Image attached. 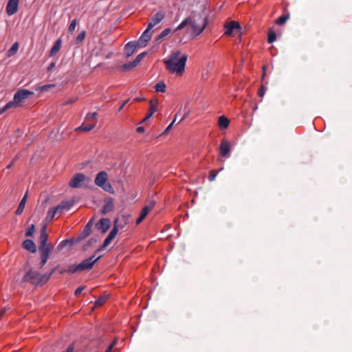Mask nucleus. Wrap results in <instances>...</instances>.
Returning a JSON list of instances; mask_svg holds the SVG:
<instances>
[{"label":"nucleus","mask_w":352,"mask_h":352,"mask_svg":"<svg viewBox=\"0 0 352 352\" xmlns=\"http://www.w3.org/2000/svg\"><path fill=\"white\" fill-rule=\"evenodd\" d=\"M187 59L186 54H182L180 51L175 50L172 52L169 58L164 60V63L169 72L182 76L184 72Z\"/></svg>","instance_id":"f257e3e1"},{"label":"nucleus","mask_w":352,"mask_h":352,"mask_svg":"<svg viewBox=\"0 0 352 352\" xmlns=\"http://www.w3.org/2000/svg\"><path fill=\"white\" fill-rule=\"evenodd\" d=\"M119 219H116L113 222V228L108 234L107 237L104 239L102 245L96 251L95 254L91 256H89V269L92 267V266L95 264V263L102 256V255H98V253L106 248L112 241V240L116 237L119 227H121L122 225H119Z\"/></svg>","instance_id":"f03ea898"},{"label":"nucleus","mask_w":352,"mask_h":352,"mask_svg":"<svg viewBox=\"0 0 352 352\" xmlns=\"http://www.w3.org/2000/svg\"><path fill=\"white\" fill-rule=\"evenodd\" d=\"M208 24V20L206 16H199L198 19L190 16V22L189 25L191 28V36L195 38L200 35L205 30Z\"/></svg>","instance_id":"7ed1b4c3"},{"label":"nucleus","mask_w":352,"mask_h":352,"mask_svg":"<svg viewBox=\"0 0 352 352\" xmlns=\"http://www.w3.org/2000/svg\"><path fill=\"white\" fill-rule=\"evenodd\" d=\"M94 183L96 186L101 188L105 192L110 194L115 192L113 187L108 182V175L105 171H100L94 180Z\"/></svg>","instance_id":"20e7f679"},{"label":"nucleus","mask_w":352,"mask_h":352,"mask_svg":"<svg viewBox=\"0 0 352 352\" xmlns=\"http://www.w3.org/2000/svg\"><path fill=\"white\" fill-rule=\"evenodd\" d=\"M88 236V223H87L83 229V231L82 233H80L77 237L76 238H71L68 239L63 240L61 241L59 245H58V250H62L65 246H72L73 245H76L79 243H80L82 241H85L86 238Z\"/></svg>","instance_id":"39448f33"},{"label":"nucleus","mask_w":352,"mask_h":352,"mask_svg":"<svg viewBox=\"0 0 352 352\" xmlns=\"http://www.w3.org/2000/svg\"><path fill=\"white\" fill-rule=\"evenodd\" d=\"M33 95L34 92L28 89H19L14 94L13 101L11 102H14V107L18 106L20 103L23 102L25 99L28 98L30 96H32Z\"/></svg>","instance_id":"423d86ee"},{"label":"nucleus","mask_w":352,"mask_h":352,"mask_svg":"<svg viewBox=\"0 0 352 352\" xmlns=\"http://www.w3.org/2000/svg\"><path fill=\"white\" fill-rule=\"evenodd\" d=\"M87 177L82 173L75 174L70 179L68 185L72 188H82L85 185Z\"/></svg>","instance_id":"0eeeda50"},{"label":"nucleus","mask_w":352,"mask_h":352,"mask_svg":"<svg viewBox=\"0 0 352 352\" xmlns=\"http://www.w3.org/2000/svg\"><path fill=\"white\" fill-rule=\"evenodd\" d=\"M48 234L47 233V224L42 226L40 231L39 242L40 245L38 248L39 250H52V246L51 244H47Z\"/></svg>","instance_id":"6e6552de"},{"label":"nucleus","mask_w":352,"mask_h":352,"mask_svg":"<svg viewBox=\"0 0 352 352\" xmlns=\"http://www.w3.org/2000/svg\"><path fill=\"white\" fill-rule=\"evenodd\" d=\"M86 269H88V258L85 259L82 263L77 265H71L67 270H62L60 272V274H63L65 272L76 273L83 271Z\"/></svg>","instance_id":"1a4fd4ad"},{"label":"nucleus","mask_w":352,"mask_h":352,"mask_svg":"<svg viewBox=\"0 0 352 352\" xmlns=\"http://www.w3.org/2000/svg\"><path fill=\"white\" fill-rule=\"evenodd\" d=\"M39 273L30 270L21 279V283L30 282L32 284L38 285Z\"/></svg>","instance_id":"9d476101"},{"label":"nucleus","mask_w":352,"mask_h":352,"mask_svg":"<svg viewBox=\"0 0 352 352\" xmlns=\"http://www.w3.org/2000/svg\"><path fill=\"white\" fill-rule=\"evenodd\" d=\"M165 17V14L163 11H159L155 13L151 19V21L148 25V30H152V28L160 23Z\"/></svg>","instance_id":"9b49d317"},{"label":"nucleus","mask_w":352,"mask_h":352,"mask_svg":"<svg viewBox=\"0 0 352 352\" xmlns=\"http://www.w3.org/2000/svg\"><path fill=\"white\" fill-rule=\"evenodd\" d=\"M151 30H148V28L147 27V28L144 31L139 40L137 41L140 45V47H145L148 42L151 40L152 36V32Z\"/></svg>","instance_id":"f8f14e48"},{"label":"nucleus","mask_w":352,"mask_h":352,"mask_svg":"<svg viewBox=\"0 0 352 352\" xmlns=\"http://www.w3.org/2000/svg\"><path fill=\"white\" fill-rule=\"evenodd\" d=\"M225 28V34L231 35L234 31H239L241 30L240 24L235 21H232L230 23H228L224 26Z\"/></svg>","instance_id":"ddd939ff"},{"label":"nucleus","mask_w":352,"mask_h":352,"mask_svg":"<svg viewBox=\"0 0 352 352\" xmlns=\"http://www.w3.org/2000/svg\"><path fill=\"white\" fill-rule=\"evenodd\" d=\"M231 151L230 142L226 140H222L219 146V153L223 157H229Z\"/></svg>","instance_id":"4468645a"},{"label":"nucleus","mask_w":352,"mask_h":352,"mask_svg":"<svg viewBox=\"0 0 352 352\" xmlns=\"http://www.w3.org/2000/svg\"><path fill=\"white\" fill-rule=\"evenodd\" d=\"M108 47V44L104 43L102 40H98V43L92 49L91 55L96 56L102 55V52L106 50Z\"/></svg>","instance_id":"2eb2a0df"},{"label":"nucleus","mask_w":352,"mask_h":352,"mask_svg":"<svg viewBox=\"0 0 352 352\" xmlns=\"http://www.w3.org/2000/svg\"><path fill=\"white\" fill-rule=\"evenodd\" d=\"M138 47H140L136 41H130L126 44L124 50L126 57H130L133 54Z\"/></svg>","instance_id":"dca6fc26"},{"label":"nucleus","mask_w":352,"mask_h":352,"mask_svg":"<svg viewBox=\"0 0 352 352\" xmlns=\"http://www.w3.org/2000/svg\"><path fill=\"white\" fill-rule=\"evenodd\" d=\"M19 0H9L6 6V12L8 15H13L18 11Z\"/></svg>","instance_id":"f3484780"},{"label":"nucleus","mask_w":352,"mask_h":352,"mask_svg":"<svg viewBox=\"0 0 352 352\" xmlns=\"http://www.w3.org/2000/svg\"><path fill=\"white\" fill-rule=\"evenodd\" d=\"M114 208L113 200L111 197H106L104 199V206L102 210V214H107L112 211Z\"/></svg>","instance_id":"a211bd4d"},{"label":"nucleus","mask_w":352,"mask_h":352,"mask_svg":"<svg viewBox=\"0 0 352 352\" xmlns=\"http://www.w3.org/2000/svg\"><path fill=\"white\" fill-rule=\"evenodd\" d=\"M111 225L110 220L108 218H102L97 223L96 226L102 233H105L109 229Z\"/></svg>","instance_id":"6ab92c4d"},{"label":"nucleus","mask_w":352,"mask_h":352,"mask_svg":"<svg viewBox=\"0 0 352 352\" xmlns=\"http://www.w3.org/2000/svg\"><path fill=\"white\" fill-rule=\"evenodd\" d=\"M22 247L31 253H35L36 251V246L31 239L25 240L22 243Z\"/></svg>","instance_id":"aec40b11"},{"label":"nucleus","mask_w":352,"mask_h":352,"mask_svg":"<svg viewBox=\"0 0 352 352\" xmlns=\"http://www.w3.org/2000/svg\"><path fill=\"white\" fill-rule=\"evenodd\" d=\"M28 197V192L27 191L25 192V194L24 195L23 197L22 198V199L21 200L16 210L15 211V214L16 215H20L21 214L23 213L25 206V204H26V202H27Z\"/></svg>","instance_id":"412c9836"},{"label":"nucleus","mask_w":352,"mask_h":352,"mask_svg":"<svg viewBox=\"0 0 352 352\" xmlns=\"http://www.w3.org/2000/svg\"><path fill=\"white\" fill-rule=\"evenodd\" d=\"M157 101L156 100H151L149 101V109L146 114V118H150L157 111Z\"/></svg>","instance_id":"4be33fe9"},{"label":"nucleus","mask_w":352,"mask_h":352,"mask_svg":"<svg viewBox=\"0 0 352 352\" xmlns=\"http://www.w3.org/2000/svg\"><path fill=\"white\" fill-rule=\"evenodd\" d=\"M41 252L40 269H41L47 263L51 250H39Z\"/></svg>","instance_id":"5701e85b"},{"label":"nucleus","mask_w":352,"mask_h":352,"mask_svg":"<svg viewBox=\"0 0 352 352\" xmlns=\"http://www.w3.org/2000/svg\"><path fill=\"white\" fill-rule=\"evenodd\" d=\"M155 205V201H151L148 204L146 205L142 210L141 211V213H140V216H142V217H144L145 219V217L147 216V214H148V212L154 208Z\"/></svg>","instance_id":"b1692460"},{"label":"nucleus","mask_w":352,"mask_h":352,"mask_svg":"<svg viewBox=\"0 0 352 352\" xmlns=\"http://www.w3.org/2000/svg\"><path fill=\"white\" fill-rule=\"evenodd\" d=\"M107 300L106 296H100L98 298L96 299L94 302V306L91 308V311H94L98 307L103 305Z\"/></svg>","instance_id":"393cba45"},{"label":"nucleus","mask_w":352,"mask_h":352,"mask_svg":"<svg viewBox=\"0 0 352 352\" xmlns=\"http://www.w3.org/2000/svg\"><path fill=\"white\" fill-rule=\"evenodd\" d=\"M218 124L221 129H227L229 126L230 120L224 116H221L219 118Z\"/></svg>","instance_id":"a878e982"},{"label":"nucleus","mask_w":352,"mask_h":352,"mask_svg":"<svg viewBox=\"0 0 352 352\" xmlns=\"http://www.w3.org/2000/svg\"><path fill=\"white\" fill-rule=\"evenodd\" d=\"M60 46H61V40L58 39L55 42L54 46L50 50V55L52 56H54L55 54H56V53L60 50Z\"/></svg>","instance_id":"bb28decb"},{"label":"nucleus","mask_w":352,"mask_h":352,"mask_svg":"<svg viewBox=\"0 0 352 352\" xmlns=\"http://www.w3.org/2000/svg\"><path fill=\"white\" fill-rule=\"evenodd\" d=\"M19 43L18 42H15L12 45L10 49L7 52V53H6L7 56L8 57H11V56H13L14 55H15L16 53L17 52L18 50H19Z\"/></svg>","instance_id":"cd10ccee"},{"label":"nucleus","mask_w":352,"mask_h":352,"mask_svg":"<svg viewBox=\"0 0 352 352\" xmlns=\"http://www.w3.org/2000/svg\"><path fill=\"white\" fill-rule=\"evenodd\" d=\"M98 113L94 112L89 116V131L92 130L96 125Z\"/></svg>","instance_id":"c85d7f7f"},{"label":"nucleus","mask_w":352,"mask_h":352,"mask_svg":"<svg viewBox=\"0 0 352 352\" xmlns=\"http://www.w3.org/2000/svg\"><path fill=\"white\" fill-rule=\"evenodd\" d=\"M155 89L157 92L164 93L166 92V85L164 81H160L155 85Z\"/></svg>","instance_id":"c756f323"},{"label":"nucleus","mask_w":352,"mask_h":352,"mask_svg":"<svg viewBox=\"0 0 352 352\" xmlns=\"http://www.w3.org/2000/svg\"><path fill=\"white\" fill-rule=\"evenodd\" d=\"M170 32V28H166L157 36L156 41L160 42L164 37L168 36Z\"/></svg>","instance_id":"7c9ffc66"},{"label":"nucleus","mask_w":352,"mask_h":352,"mask_svg":"<svg viewBox=\"0 0 352 352\" xmlns=\"http://www.w3.org/2000/svg\"><path fill=\"white\" fill-rule=\"evenodd\" d=\"M189 22H190V16L186 18L175 30V32L177 30H181L184 29L187 25H189Z\"/></svg>","instance_id":"2f4dec72"},{"label":"nucleus","mask_w":352,"mask_h":352,"mask_svg":"<svg viewBox=\"0 0 352 352\" xmlns=\"http://www.w3.org/2000/svg\"><path fill=\"white\" fill-rule=\"evenodd\" d=\"M56 214V211L53 209V208L47 212V217L45 218V221L47 222H50L53 220V219L55 217V214Z\"/></svg>","instance_id":"473e14b6"},{"label":"nucleus","mask_w":352,"mask_h":352,"mask_svg":"<svg viewBox=\"0 0 352 352\" xmlns=\"http://www.w3.org/2000/svg\"><path fill=\"white\" fill-rule=\"evenodd\" d=\"M276 32L273 30H270L268 32V37H267L268 43H274L276 41Z\"/></svg>","instance_id":"72a5a7b5"},{"label":"nucleus","mask_w":352,"mask_h":352,"mask_svg":"<svg viewBox=\"0 0 352 352\" xmlns=\"http://www.w3.org/2000/svg\"><path fill=\"white\" fill-rule=\"evenodd\" d=\"M35 232V226L34 224L30 225L28 230L25 232V236L26 237H32L33 236V234Z\"/></svg>","instance_id":"f704fd0d"},{"label":"nucleus","mask_w":352,"mask_h":352,"mask_svg":"<svg viewBox=\"0 0 352 352\" xmlns=\"http://www.w3.org/2000/svg\"><path fill=\"white\" fill-rule=\"evenodd\" d=\"M59 209H63V210H67L72 206V203L70 201H62L60 204Z\"/></svg>","instance_id":"c9c22d12"},{"label":"nucleus","mask_w":352,"mask_h":352,"mask_svg":"<svg viewBox=\"0 0 352 352\" xmlns=\"http://www.w3.org/2000/svg\"><path fill=\"white\" fill-rule=\"evenodd\" d=\"M288 19L289 15H282L276 19V23L278 25H283L287 21Z\"/></svg>","instance_id":"e433bc0d"},{"label":"nucleus","mask_w":352,"mask_h":352,"mask_svg":"<svg viewBox=\"0 0 352 352\" xmlns=\"http://www.w3.org/2000/svg\"><path fill=\"white\" fill-rule=\"evenodd\" d=\"M86 36V31H82L76 37V43L78 44L81 43Z\"/></svg>","instance_id":"4c0bfd02"},{"label":"nucleus","mask_w":352,"mask_h":352,"mask_svg":"<svg viewBox=\"0 0 352 352\" xmlns=\"http://www.w3.org/2000/svg\"><path fill=\"white\" fill-rule=\"evenodd\" d=\"M145 55H146V52H142V53L138 54L136 56V58H135V60H133V65L137 66Z\"/></svg>","instance_id":"58836bf2"},{"label":"nucleus","mask_w":352,"mask_h":352,"mask_svg":"<svg viewBox=\"0 0 352 352\" xmlns=\"http://www.w3.org/2000/svg\"><path fill=\"white\" fill-rule=\"evenodd\" d=\"M14 107V102H8L5 107L0 109V115L3 113L7 109Z\"/></svg>","instance_id":"ea45409f"},{"label":"nucleus","mask_w":352,"mask_h":352,"mask_svg":"<svg viewBox=\"0 0 352 352\" xmlns=\"http://www.w3.org/2000/svg\"><path fill=\"white\" fill-rule=\"evenodd\" d=\"M266 89H267V88L263 85H262L261 86L260 89L258 90V92H257L258 96L259 97L263 98L265 94Z\"/></svg>","instance_id":"a19ab883"},{"label":"nucleus","mask_w":352,"mask_h":352,"mask_svg":"<svg viewBox=\"0 0 352 352\" xmlns=\"http://www.w3.org/2000/svg\"><path fill=\"white\" fill-rule=\"evenodd\" d=\"M76 131H88V124L83 123L80 126L75 129Z\"/></svg>","instance_id":"79ce46f5"},{"label":"nucleus","mask_w":352,"mask_h":352,"mask_svg":"<svg viewBox=\"0 0 352 352\" xmlns=\"http://www.w3.org/2000/svg\"><path fill=\"white\" fill-rule=\"evenodd\" d=\"M133 61L131 62V63H126V64H124L122 66V69L124 70H129L133 67H135V65H133Z\"/></svg>","instance_id":"37998d69"},{"label":"nucleus","mask_w":352,"mask_h":352,"mask_svg":"<svg viewBox=\"0 0 352 352\" xmlns=\"http://www.w3.org/2000/svg\"><path fill=\"white\" fill-rule=\"evenodd\" d=\"M56 269H57V267H55V268H54V269L52 270V272H51L50 273H49V274H43V275H41V276H42V277H43L45 280H47H47L50 278V277L52 276V275L54 273V272L56 270Z\"/></svg>","instance_id":"c03bdc74"},{"label":"nucleus","mask_w":352,"mask_h":352,"mask_svg":"<svg viewBox=\"0 0 352 352\" xmlns=\"http://www.w3.org/2000/svg\"><path fill=\"white\" fill-rule=\"evenodd\" d=\"M76 19H74V20L71 22V23H70V25H69V29H68L69 32H74V30H75V28H76Z\"/></svg>","instance_id":"a18cd8bd"},{"label":"nucleus","mask_w":352,"mask_h":352,"mask_svg":"<svg viewBox=\"0 0 352 352\" xmlns=\"http://www.w3.org/2000/svg\"><path fill=\"white\" fill-rule=\"evenodd\" d=\"M217 175V171L211 170L210 172V175H209V177H208L209 181L212 182V181L214 180V179L216 178Z\"/></svg>","instance_id":"49530a36"},{"label":"nucleus","mask_w":352,"mask_h":352,"mask_svg":"<svg viewBox=\"0 0 352 352\" xmlns=\"http://www.w3.org/2000/svg\"><path fill=\"white\" fill-rule=\"evenodd\" d=\"M54 85H45L39 87V89L42 91H48L50 88L54 87Z\"/></svg>","instance_id":"de8ad7c7"},{"label":"nucleus","mask_w":352,"mask_h":352,"mask_svg":"<svg viewBox=\"0 0 352 352\" xmlns=\"http://www.w3.org/2000/svg\"><path fill=\"white\" fill-rule=\"evenodd\" d=\"M120 219L119 221V225H122L121 227H119L120 228H123L124 226L126 224V220L124 217H122L121 218H118Z\"/></svg>","instance_id":"09e8293b"},{"label":"nucleus","mask_w":352,"mask_h":352,"mask_svg":"<svg viewBox=\"0 0 352 352\" xmlns=\"http://www.w3.org/2000/svg\"><path fill=\"white\" fill-rule=\"evenodd\" d=\"M85 288V286H82V287H80L77 288L74 292L75 296H79Z\"/></svg>","instance_id":"8fccbe9b"},{"label":"nucleus","mask_w":352,"mask_h":352,"mask_svg":"<svg viewBox=\"0 0 352 352\" xmlns=\"http://www.w3.org/2000/svg\"><path fill=\"white\" fill-rule=\"evenodd\" d=\"M47 280H45L41 274H39V278L38 280V285H42L43 284L45 283Z\"/></svg>","instance_id":"3c124183"},{"label":"nucleus","mask_w":352,"mask_h":352,"mask_svg":"<svg viewBox=\"0 0 352 352\" xmlns=\"http://www.w3.org/2000/svg\"><path fill=\"white\" fill-rule=\"evenodd\" d=\"M175 119H174L173 120V122L166 127V129H165L164 133H167L168 131H169L171 129V128L173 127V126L175 124Z\"/></svg>","instance_id":"603ef678"},{"label":"nucleus","mask_w":352,"mask_h":352,"mask_svg":"<svg viewBox=\"0 0 352 352\" xmlns=\"http://www.w3.org/2000/svg\"><path fill=\"white\" fill-rule=\"evenodd\" d=\"M116 340H115L111 344H110L108 348L107 349V350L105 351V352H111L112 351V349H113V347L114 346V345L116 344Z\"/></svg>","instance_id":"864d4df0"},{"label":"nucleus","mask_w":352,"mask_h":352,"mask_svg":"<svg viewBox=\"0 0 352 352\" xmlns=\"http://www.w3.org/2000/svg\"><path fill=\"white\" fill-rule=\"evenodd\" d=\"M60 205H58L57 206L53 208V209L56 211V213L61 214L64 210L63 209H59Z\"/></svg>","instance_id":"5fc2aeb1"},{"label":"nucleus","mask_w":352,"mask_h":352,"mask_svg":"<svg viewBox=\"0 0 352 352\" xmlns=\"http://www.w3.org/2000/svg\"><path fill=\"white\" fill-rule=\"evenodd\" d=\"M129 99L124 100L120 105V108L118 109V111H120L124 108V107L129 102Z\"/></svg>","instance_id":"6e6d98bb"},{"label":"nucleus","mask_w":352,"mask_h":352,"mask_svg":"<svg viewBox=\"0 0 352 352\" xmlns=\"http://www.w3.org/2000/svg\"><path fill=\"white\" fill-rule=\"evenodd\" d=\"M74 345L73 344H70L66 349L65 351L64 352H73L74 351Z\"/></svg>","instance_id":"4d7b16f0"},{"label":"nucleus","mask_w":352,"mask_h":352,"mask_svg":"<svg viewBox=\"0 0 352 352\" xmlns=\"http://www.w3.org/2000/svg\"><path fill=\"white\" fill-rule=\"evenodd\" d=\"M144 219V218L140 215V217L136 220V224H140Z\"/></svg>","instance_id":"13d9d810"},{"label":"nucleus","mask_w":352,"mask_h":352,"mask_svg":"<svg viewBox=\"0 0 352 352\" xmlns=\"http://www.w3.org/2000/svg\"><path fill=\"white\" fill-rule=\"evenodd\" d=\"M55 63H51L47 67V71H51L55 67Z\"/></svg>","instance_id":"bf43d9fd"},{"label":"nucleus","mask_w":352,"mask_h":352,"mask_svg":"<svg viewBox=\"0 0 352 352\" xmlns=\"http://www.w3.org/2000/svg\"><path fill=\"white\" fill-rule=\"evenodd\" d=\"M138 133H143L144 131V128L143 126H138L136 129Z\"/></svg>","instance_id":"052dcab7"},{"label":"nucleus","mask_w":352,"mask_h":352,"mask_svg":"<svg viewBox=\"0 0 352 352\" xmlns=\"http://www.w3.org/2000/svg\"><path fill=\"white\" fill-rule=\"evenodd\" d=\"M145 98H141V97H138V98H135L133 101L134 102H140V101H143L144 100Z\"/></svg>","instance_id":"680f3d73"},{"label":"nucleus","mask_w":352,"mask_h":352,"mask_svg":"<svg viewBox=\"0 0 352 352\" xmlns=\"http://www.w3.org/2000/svg\"><path fill=\"white\" fill-rule=\"evenodd\" d=\"M74 101H75V100H67V101H66V102H64L62 104H63V105H66V104H72V103H73Z\"/></svg>","instance_id":"e2e57ef3"},{"label":"nucleus","mask_w":352,"mask_h":352,"mask_svg":"<svg viewBox=\"0 0 352 352\" xmlns=\"http://www.w3.org/2000/svg\"><path fill=\"white\" fill-rule=\"evenodd\" d=\"M20 157V154H17L12 160L14 163Z\"/></svg>","instance_id":"0e129e2a"},{"label":"nucleus","mask_w":352,"mask_h":352,"mask_svg":"<svg viewBox=\"0 0 352 352\" xmlns=\"http://www.w3.org/2000/svg\"><path fill=\"white\" fill-rule=\"evenodd\" d=\"M112 54H113L112 52H108V54L106 56V58H109L112 56Z\"/></svg>","instance_id":"69168bd1"},{"label":"nucleus","mask_w":352,"mask_h":352,"mask_svg":"<svg viewBox=\"0 0 352 352\" xmlns=\"http://www.w3.org/2000/svg\"><path fill=\"white\" fill-rule=\"evenodd\" d=\"M13 162H11L7 166H6V168H10L12 165H13Z\"/></svg>","instance_id":"338daca9"},{"label":"nucleus","mask_w":352,"mask_h":352,"mask_svg":"<svg viewBox=\"0 0 352 352\" xmlns=\"http://www.w3.org/2000/svg\"><path fill=\"white\" fill-rule=\"evenodd\" d=\"M187 116V114H185L182 119L178 122V123H180L182 120H184Z\"/></svg>","instance_id":"774afa93"}]
</instances>
